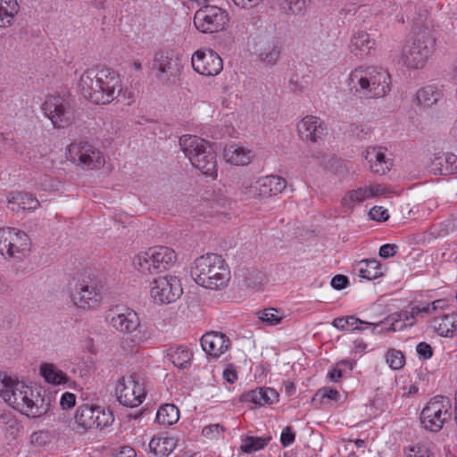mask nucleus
Returning a JSON list of instances; mask_svg holds the SVG:
<instances>
[{
	"label": "nucleus",
	"instance_id": "f257e3e1",
	"mask_svg": "<svg viewBox=\"0 0 457 457\" xmlns=\"http://www.w3.org/2000/svg\"><path fill=\"white\" fill-rule=\"evenodd\" d=\"M77 87L86 99L96 104L112 103L122 90L120 75L105 67H94L84 71Z\"/></svg>",
	"mask_w": 457,
	"mask_h": 457
},
{
	"label": "nucleus",
	"instance_id": "f03ea898",
	"mask_svg": "<svg viewBox=\"0 0 457 457\" xmlns=\"http://www.w3.org/2000/svg\"><path fill=\"white\" fill-rule=\"evenodd\" d=\"M390 84L391 77L382 68L355 69L347 79L351 91L365 99L385 96L390 91Z\"/></svg>",
	"mask_w": 457,
	"mask_h": 457
},
{
	"label": "nucleus",
	"instance_id": "7ed1b4c3",
	"mask_svg": "<svg viewBox=\"0 0 457 457\" xmlns=\"http://www.w3.org/2000/svg\"><path fill=\"white\" fill-rule=\"evenodd\" d=\"M190 274L199 286L208 289H221L230 279V270L227 263L216 253H207L196 258Z\"/></svg>",
	"mask_w": 457,
	"mask_h": 457
},
{
	"label": "nucleus",
	"instance_id": "20e7f679",
	"mask_svg": "<svg viewBox=\"0 0 457 457\" xmlns=\"http://www.w3.org/2000/svg\"><path fill=\"white\" fill-rule=\"evenodd\" d=\"M179 142L181 151L194 167L204 175L217 176V154L208 141L197 136L183 135Z\"/></svg>",
	"mask_w": 457,
	"mask_h": 457
},
{
	"label": "nucleus",
	"instance_id": "39448f33",
	"mask_svg": "<svg viewBox=\"0 0 457 457\" xmlns=\"http://www.w3.org/2000/svg\"><path fill=\"white\" fill-rule=\"evenodd\" d=\"M173 249L167 246H154L139 253L133 259V265L143 273L162 272L169 269L176 261Z\"/></svg>",
	"mask_w": 457,
	"mask_h": 457
},
{
	"label": "nucleus",
	"instance_id": "423d86ee",
	"mask_svg": "<svg viewBox=\"0 0 457 457\" xmlns=\"http://www.w3.org/2000/svg\"><path fill=\"white\" fill-rule=\"evenodd\" d=\"M452 403L450 398L436 395L423 408L420 413V423L432 432H438L445 422L452 417Z\"/></svg>",
	"mask_w": 457,
	"mask_h": 457
},
{
	"label": "nucleus",
	"instance_id": "0eeeda50",
	"mask_svg": "<svg viewBox=\"0 0 457 457\" xmlns=\"http://www.w3.org/2000/svg\"><path fill=\"white\" fill-rule=\"evenodd\" d=\"M30 251V238L15 228H0V253L16 261L22 260Z\"/></svg>",
	"mask_w": 457,
	"mask_h": 457
},
{
	"label": "nucleus",
	"instance_id": "6e6552de",
	"mask_svg": "<svg viewBox=\"0 0 457 457\" xmlns=\"http://www.w3.org/2000/svg\"><path fill=\"white\" fill-rule=\"evenodd\" d=\"M229 21L228 12L216 5H204L194 16V24L202 33H215L225 29Z\"/></svg>",
	"mask_w": 457,
	"mask_h": 457
},
{
	"label": "nucleus",
	"instance_id": "1a4fd4ad",
	"mask_svg": "<svg viewBox=\"0 0 457 457\" xmlns=\"http://www.w3.org/2000/svg\"><path fill=\"white\" fill-rule=\"evenodd\" d=\"M114 417L109 409L101 406L83 404L79 406L75 414V422L84 431L99 428L103 429L112 424Z\"/></svg>",
	"mask_w": 457,
	"mask_h": 457
},
{
	"label": "nucleus",
	"instance_id": "9d476101",
	"mask_svg": "<svg viewBox=\"0 0 457 457\" xmlns=\"http://www.w3.org/2000/svg\"><path fill=\"white\" fill-rule=\"evenodd\" d=\"M30 386L0 372V396L13 409L23 413L31 392Z\"/></svg>",
	"mask_w": 457,
	"mask_h": 457
},
{
	"label": "nucleus",
	"instance_id": "9b49d317",
	"mask_svg": "<svg viewBox=\"0 0 457 457\" xmlns=\"http://www.w3.org/2000/svg\"><path fill=\"white\" fill-rule=\"evenodd\" d=\"M67 150L70 160L84 169H99L105 162L102 153L87 142L71 143Z\"/></svg>",
	"mask_w": 457,
	"mask_h": 457
},
{
	"label": "nucleus",
	"instance_id": "f8f14e48",
	"mask_svg": "<svg viewBox=\"0 0 457 457\" xmlns=\"http://www.w3.org/2000/svg\"><path fill=\"white\" fill-rule=\"evenodd\" d=\"M152 285L150 295L158 304L171 303L183 293L180 280L177 277H159L154 279Z\"/></svg>",
	"mask_w": 457,
	"mask_h": 457
},
{
	"label": "nucleus",
	"instance_id": "ddd939ff",
	"mask_svg": "<svg viewBox=\"0 0 457 457\" xmlns=\"http://www.w3.org/2000/svg\"><path fill=\"white\" fill-rule=\"evenodd\" d=\"M116 395L120 403L133 408L143 403L145 391L143 384L136 379V375H130L120 379Z\"/></svg>",
	"mask_w": 457,
	"mask_h": 457
},
{
	"label": "nucleus",
	"instance_id": "4468645a",
	"mask_svg": "<svg viewBox=\"0 0 457 457\" xmlns=\"http://www.w3.org/2000/svg\"><path fill=\"white\" fill-rule=\"evenodd\" d=\"M42 109L54 128H63L68 124L71 116L70 104L62 96H48Z\"/></svg>",
	"mask_w": 457,
	"mask_h": 457
},
{
	"label": "nucleus",
	"instance_id": "2eb2a0df",
	"mask_svg": "<svg viewBox=\"0 0 457 457\" xmlns=\"http://www.w3.org/2000/svg\"><path fill=\"white\" fill-rule=\"evenodd\" d=\"M193 69L204 76H215L223 68L222 59L213 50H197L191 58Z\"/></svg>",
	"mask_w": 457,
	"mask_h": 457
},
{
	"label": "nucleus",
	"instance_id": "dca6fc26",
	"mask_svg": "<svg viewBox=\"0 0 457 457\" xmlns=\"http://www.w3.org/2000/svg\"><path fill=\"white\" fill-rule=\"evenodd\" d=\"M287 187V182L284 179L278 176H267L259 179L253 183L245 194L248 197H270L281 193Z\"/></svg>",
	"mask_w": 457,
	"mask_h": 457
},
{
	"label": "nucleus",
	"instance_id": "f3484780",
	"mask_svg": "<svg viewBox=\"0 0 457 457\" xmlns=\"http://www.w3.org/2000/svg\"><path fill=\"white\" fill-rule=\"evenodd\" d=\"M283 42L277 36L267 35L260 38L255 46L256 54L261 62L273 66L282 53Z\"/></svg>",
	"mask_w": 457,
	"mask_h": 457
},
{
	"label": "nucleus",
	"instance_id": "a211bd4d",
	"mask_svg": "<svg viewBox=\"0 0 457 457\" xmlns=\"http://www.w3.org/2000/svg\"><path fill=\"white\" fill-rule=\"evenodd\" d=\"M52 404V395L44 388H31L23 413L30 418H38L48 412Z\"/></svg>",
	"mask_w": 457,
	"mask_h": 457
},
{
	"label": "nucleus",
	"instance_id": "6ab92c4d",
	"mask_svg": "<svg viewBox=\"0 0 457 457\" xmlns=\"http://www.w3.org/2000/svg\"><path fill=\"white\" fill-rule=\"evenodd\" d=\"M71 300L79 308L94 307L100 302L101 295L92 282L82 281L76 284Z\"/></svg>",
	"mask_w": 457,
	"mask_h": 457
},
{
	"label": "nucleus",
	"instance_id": "aec40b11",
	"mask_svg": "<svg viewBox=\"0 0 457 457\" xmlns=\"http://www.w3.org/2000/svg\"><path fill=\"white\" fill-rule=\"evenodd\" d=\"M107 319L112 328L126 334L137 330L140 325L137 313L131 309H125L123 312L109 313Z\"/></svg>",
	"mask_w": 457,
	"mask_h": 457
},
{
	"label": "nucleus",
	"instance_id": "412c9836",
	"mask_svg": "<svg viewBox=\"0 0 457 457\" xmlns=\"http://www.w3.org/2000/svg\"><path fill=\"white\" fill-rule=\"evenodd\" d=\"M413 324L414 321L411 318V312H401L389 315L380 322L374 323L372 331L374 333L400 331L404 329L407 326H412Z\"/></svg>",
	"mask_w": 457,
	"mask_h": 457
},
{
	"label": "nucleus",
	"instance_id": "4be33fe9",
	"mask_svg": "<svg viewBox=\"0 0 457 457\" xmlns=\"http://www.w3.org/2000/svg\"><path fill=\"white\" fill-rule=\"evenodd\" d=\"M229 345V339L221 332H207L201 338L203 350L213 357L221 355L228 349Z\"/></svg>",
	"mask_w": 457,
	"mask_h": 457
},
{
	"label": "nucleus",
	"instance_id": "5701e85b",
	"mask_svg": "<svg viewBox=\"0 0 457 457\" xmlns=\"http://www.w3.org/2000/svg\"><path fill=\"white\" fill-rule=\"evenodd\" d=\"M297 129L303 140L317 142L324 135L326 127L320 118L306 116L298 123Z\"/></svg>",
	"mask_w": 457,
	"mask_h": 457
},
{
	"label": "nucleus",
	"instance_id": "b1692460",
	"mask_svg": "<svg viewBox=\"0 0 457 457\" xmlns=\"http://www.w3.org/2000/svg\"><path fill=\"white\" fill-rule=\"evenodd\" d=\"M422 16L423 14H420V18L418 20H415L414 18L412 19L413 36L409 42L416 46V48H421L426 46L428 53L430 54L434 46L435 39L430 29L423 24V21H421Z\"/></svg>",
	"mask_w": 457,
	"mask_h": 457
},
{
	"label": "nucleus",
	"instance_id": "393cba45",
	"mask_svg": "<svg viewBox=\"0 0 457 457\" xmlns=\"http://www.w3.org/2000/svg\"><path fill=\"white\" fill-rule=\"evenodd\" d=\"M430 170L435 175L441 176L457 174V155L452 153L435 154L431 160Z\"/></svg>",
	"mask_w": 457,
	"mask_h": 457
},
{
	"label": "nucleus",
	"instance_id": "a878e982",
	"mask_svg": "<svg viewBox=\"0 0 457 457\" xmlns=\"http://www.w3.org/2000/svg\"><path fill=\"white\" fill-rule=\"evenodd\" d=\"M429 54L426 46L416 48V46L408 41L403 49L402 58L408 67L420 69L425 65Z\"/></svg>",
	"mask_w": 457,
	"mask_h": 457
},
{
	"label": "nucleus",
	"instance_id": "bb28decb",
	"mask_svg": "<svg viewBox=\"0 0 457 457\" xmlns=\"http://www.w3.org/2000/svg\"><path fill=\"white\" fill-rule=\"evenodd\" d=\"M278 392L273 388L259 387L243 394L241 401L253 403L262 406L278 402Z\"/></svg>",
	"mask_w": 457,
	"mask_h": 457
},
{
	"label": "nucleus",
	"instance_id": "cd10ccee",
	"mask_svg": "<svg viewBox=\"0 0 457 457\" xmlns=\"http://www.w3.org/2000/svg\"><path fill=\"white\" fill-rule=\"evenodd\" d=\"M152 69L156 72L155 77L162 82H170L169 74L173 71L172 59L168 52L159 51L155 53Z\"/></svg>",
	"mask_w": 457,
	"mask_h": 457
},
{
	"label": "nucleus",
	"instance_id": "c85d7f7f",
	"mask_svg": "<svg viewBox=\"0 0 457 457\" xmlns=\"http://www.w3.org/2000/svg\"><path fill=\"white\" fill-rule=\"evenodd\" d=\"M8 204L12 205V211H19L20 209L35 211L39 206V201L36 196L23 191L12 193Z\"/></svg>",
	"mask_w": 457,
	"mask_h": 457
},
{
	"label": "nucleus",
	"instance_id": "c756f323",
	"mask_svg": "<svg viewBox=\"0 0 457 457\" xmlns=\"http://www.w3.org/2000/svg\"><path fill=\"white\" fill-rule=\"evenodd\" d=\"M374 46L375 40L370 38L367 32L358 30L353 33L351 39V51L353 53L356 54H360L361 55H368L370 54Z\"/></svg>",
	"mask_w": 457,
	"mask_h": 457
},
{
	"label": "nucleus",
	"instance_id": "7c9ffc66",
	"mask_svg": "<svg viewBox=\"0 0 457 457\" xmlns=\"http://www.w3.org/2000/svg\"><path fill=\"white\" fill-rule=\"evenodd\" d=\"M178 439L173 436H154L149 443V449L157 457L168 456L176 448Z\"/></svg>",
	"mask_w": 457,
	"mask_h": 457
},
{
	"label": "nucleus",
	"instance_id": "2f4dec72",
	"mask_svg": "<svg viewBox=\"0 0 457 457\" xmlns=\"http://www.w3.org/2000/svg\"><path fill=\"white\" fill-rule=\"evenodd\" d=\"M224 158L234 165H246L252 158V152L244 146L232 145L224 149Z\"/></svg>",
	"mask_w": 457,
	"mask_h": 457
},
{
	"label": "nucleus",
	"instance_id": "473e14b6",
	"mask_svg": "<svg viewBox=\"0 0 457 457\" xmlns=\"http://www.w3.org/2000/svg\"><path fill=\"white\" fill-rule=\"evenodd\" d=\"M433 327L439 336L453 337L457 334V317L453 315L436 317L433 320Z\"/></svg>",
	"mask_w": 457,
	"mask_h": 457
},
{
	"label": "nucleus",
	"instance_id": "72a5a7b5",
	"mask_svg": "<svg viewBox=\"0 0 457 457\" xmlns=\"http://www.w3.org/2000/svg\"><path fill=\"white\" fill-rule=\"evenodd\" d=\"M357 267L359 276L368 280L378 278L384 274L381 263L375 259L362 260Z\"/></svg>",
	"mask_w": 457,
	"mask_h": 457
},
{
	"label": "nucleus",
	"instance_id": "f704fd0d",
	"mask_svg": "<svg viewBox=\"0 0 457 457\" xmlns=\"http://www.w3.org/2000/svg\"><path fill=\"white\" fill-rule=\"evenodd\" d=\"M19 11L20 5L17 0H0V27L11 26Z\"/></svg>",
	"mask_w": 457,
	"mask_h": 457
},
{
	"label": "nucleus",
	"instance_id": "c9c22d12",
	"mask_svg": "<svg viewBox=\"0 0 457 457\" xmlns=\"http://www.w3.org/2000/svg\"><path fill=\"white\" fill-rule=\"evenodd\" d=\"M40 374L47 383L55 386L66 384L70 379L62 370L51 363H45L41 365Z\"/></svg>",
	"mask_w": 457,
	"mask_h": 457
},
{
	"label": "nucleus",
	"instance_id": "e433bc0d",
	"mask_svg": "<svg viewBox=\"0 0 457 457\" xmlns=\"http://www.w3.org/2000/svg\"><path fill=\"white\" fill-rule=\"evenodd\" d=\"M441 96V92L436 87L428 85L417 92L416 101L420 105L430 107L436 104Z\"/></svg>",
	"mask_w": 457,
	"mask_h": 457
},
{
	"label": "nucleus",
	"instance_id": "4c0bfd02",
	"mask_svg": "<svg viewBox=\"0 0 457 457\" xmlns=\"http://www.w3.org/2000/svg\"><path fill=\"white\" fill-rule=\"evenodd\" d=\"M179 419V411L178 407L170 403L162 404L156 413V421L166 426L177 423Z\"/></svg>",
	"mask_w": 457,
	"mask_h": 457
},
{
	"label": "nucleus",
	"instance_id": "58836bf2",
	"mask_svg": "<svg viewBox=\"0 0 457 457\" xmlns=\"http://www.w3.org/2000/svg\"><path fill=\"white\" fill-rule=\"evenodd\" d=\"M367 194L366 187L348 191L342 198L343 207L352 212L356 204L368 199Z\"/></svg>",
	"mask_w": 457,
	"mask_h": 457
},
{
	"label": "nucleus",
	"instance_id": "ea45409f",
	"mask_svg": "<svg viewBox=\"0 0 457 457\" xmlns=\"http://www.w3.org/2000/svg\"><path fill=\"white\" fill-rule=\"evenodd\" d=\"M170 356L176 367L186 369L190 363L193 354L186 346L180 345Z\"/></svg>",
	"mask_w": 457,
	"mask_h": 457
},
{
	"label": "nucleus",
	"instance_id": "a19ab883",
	"mask_svg": "<svg viewBox=\"0 0 457 457\" xmlns=\"http://www.w3.org/2000/svg\"><path fill=\"white\" fill-rule=\"evenodd\" d=\"M333 326L336 327L337 329L340 330H346L350 328L353 330H361V328L355 326L357 324H367L373 327L374 323L366 322L364 320H361L358 318H355L354 316H347V317H340L337 318L333 320Z\"/></svg>",
	"mask_w": 457,
	"mask_h": 457
},
{
	"label": "nucleus",
	"instance_id": "79ce46f5",
	"mask_svg": "<svg viewBox=\"0 0 457 457\" xmlns=\"http://www.w3.org/2000/svg\"><path fill=\"white\" fill-rule=\"evenodd\" d=\"M270 438L246 436L241 445V450L244 453H250L264 448Z\"/></svg>",
	"mask_w": 457,
	"mask_h": 457
},
{
	"label": "nucleus",
	"instance_id": "37998d69",
	"mask_svg": "<svg viewBox=\"0 0 457 457\" xmlns=\"http://www.w3.org/2000/svg\"><path fill=\"white\" fill-rule=\"evenodd\" d=\"M311 1L312 0H280V4H287L290 13L297 15L305 12Z\"/></svg>",
	"mask_w": 457,
	"mask_h": 457
},
{
	"label": "nucleus",
	"instance_id": "c03bdc74",
	"mask_svg": "<svg viewBox=\"0 0 457 457\" xmlns=\"http://www.w3.org/2000/svg\"><path fill=\"white\" fill-rule=\"evenodd\" d=\"M265 275L257 270H248L245 275V283L251 288H258L265 282Z\"/></svg>",
	"mask_w": 457,
	"mask_h": 457
},
{
	"label": "nucleus",
	"instance_id": "a18cd8bd",
	"mask_svg": "<svg viewBox=\"0 0 457 457\" xmlns=\"http://www.w3.org/2000/svg\"><path fill=\"white\" fill-rule=\"evenodd\" d=\"M386 362L394 370H399L403 367L405 363L403 353L395 349H390L386 354Z\"/></svg>",
	"mask_w": 457,
	"mask_h": 457
},
{
	"label": "nucleus",
	"instance_id": "49530a36",
	"mask_svg": "<svg viewBox=\"0 0 457 457\" xmlns=\"http://www.w3.org/2000/svg\"><path fill=\"white\" fill-rule=\"evenodd\" d=\"M279 312L273 308L264 309L262 312H260L259 319L269 326H273L278 324L282 316L278 315Z\"/></svg>",
	"mask_w": 457,
	"mask_h": 457
},
{
	"label": "nucleus",
	"instance_id": "de8ad7c7",
	"mask_svg": "<svg viewBox=\"0 0 457 457\" xmlns=\"http://www.w3.org/2000/svg\"><path fill=\"white\" fill-rule=\"evenodd\" d=\"M325 398L328 400L337 401L339 398V393L337 389L323 387L316 392V394L312 397V402H320V403H322V401Z\"/></svg>",
	"mask_w": 457,
	"mask_h": 457
},
{
	"label": "nucleus",
	"instance_id": "09e8293b",
	"mask_svg": "<svg viewBox=\"0 0 457 457\" xmlns=\"http://www.w3.org/2000/svg\"><path fill=\"white\" fill-rule=\"evenodd\" d=\"M369 215L371 220L377 221H386L389 218L387 210L383 208L382 206L372 207L369 212Z\"/></svg>",
	"mask_w": 457,
	"mask_h": 457
},
{
	"label": "nucleus",
	"instance_id": "8fccbe9b",
	"mask_svg": "<svg viewBox=\"0 0 457 457\" xmlns=\"http://www.w3.org/2000/svg\"><path fill=\"white\" fill-rule=\"evenodd\" d=\"M225 428L220 424H211L204 427L202 435L207 438H214L218 436L220 431H224Z\"/></svg>",
	"mask_w": 457,
	"mask_h": 457
},
{
	"label": "nucleus",
	"instance_id": "3c124183",
	"mask_svg": "<svg viewBox=\"0 0 457 457\" xmlns=\"http://www.w3.org/2000/svg\"><path fill=\"white\" fill-rule=\"evenodd\" d=\"M406 457H435L434 453L426 445H417L410 449Z\"/></svg>",
	"mask_w": 457,
	"mask_h": 457
},
{
	"label": "nucleus",
	"instance_id": "603ef678",
	"mask_svg": "<svg viewBox=\"0 0 457 457\" xmlns=\"http://www.w3.org/2000/svg\"><path fill=\"white\" fill-rule=\"evenodd\" d=\"M16 425L17 420L11 411L0 410V427L9 426V428H13Z\"/></svg>",
	"mask_w": 457,
	"mask_h": 457
},
{
	"label": "nucleus",
	"instance_id": "864d4df0",
	"mask_svg": "<svg viewBox=\"0 0 457 457\" xmlns=\"http://www.w3.org/2000/svg\"><path fill=\"white\" fill-rule=\"evenodd\" d=\"M370 163V171L374 174L384 175L389 170L387 161L368 162Z\"/></svg>",
	"mask_w": 457,
	"mask_h": 457
},
{
	"label": "nucleus",
	"instance_id": "5fc2aeb1",
	"mask_svg": "<svg viewBox=\"0 0 457 457\" xmlns=\"http://www.w3.org/2000/svg\"><path fill=\"white\" fill-rule=\"evenodd\" d=\"M416 351L420 358L424 360L430 359L433 355V348L426 342L419 343L416 347Z\"/></svg>",
	"mask_w": 457,
	"mask_h": 457
},
{
	"label": "nucleus",
	"instance_id": "6e6d98bb",
	"mask_svg": "<svg viewBox=\"0 0 457 457\" xmlns=\"http://www.w3.org/2000/svg\"><path fill=\"white\" fill-rule=\"evenodd\" d=\"M295 434L292 427H287L281 433L280 443L284 447L289 446L295 441Z\"/></svg>",
	"mask_w": 457,
	"mask_h": 457
},
{
	"label": "nucleus",
	"instance_id": "4d7b16f0",
	"mask_svg": "<svg viewBox=\"0 0 457 457\" xmlns=\"http://www.w3.org/2000/svg\"><path fill=\"white\" fill-rule=\"evenodd\" d=\"M364 157L367 162L386 161L384 153L375 147L368 148L365 152Z\"/></svg>",
	"mask_w": 457,
	"mask_h": 457
},
{
	"label": "nucleus",
	"instance_id": "13d9d810",
	"mask_svg": "<svg viewBox=\"0 0 457 457\" xmlns=\"http://www.w3.org/2000/svg\"><path fill=\"white\" fill-rule=\"evenodd\" d=\"M76 404V395L72 393L66 392L62 394L60 399V405L63 410H69Z\"/></svg>",
	"mask_w": 457,
	"mask_h": 457
},
{
	"label": "nucleus",
	"instance_id": "bf43d9fd",
	"mask_svg": "<svg viewBox=\"0 0 457 457\" xmlns=\"http://www.w3.org/2000/svg\"><path fill=\"white\" fill-rule=\"evenodd\" d=\"M331 287L337 290H342L349 285V279L346 276L337 274L331 279Z\"/></svg>",
	"mask_w": 457,
	"mask_h": 457
},
{
	"label": "nucleus",
	"instance_id": "052dcab7",
	"mask_svg": "<svg viewBox=\"0 0 457 457\" xmlns=\"http://www.w3.org/2000/svg\"><path fill=\"white\" fill-rule=\"evenodd\" d=\"M398 246L395 244H385L380 246L378 254L382 258H389L397 253Z\"/></svg>",
	"mask_w": 457,
	"mask_h": 457
},
{
	"label": "nucleus",
	"instance_id": "680f3d73",
	"mask_svg": "<svg viewBox=\"0 0 457 457\" xmlns=\"http://www.w3.org/2000/svg\"><path fill=\"white\" fill-rule=\"evenodd\" d=\"M37 185L44 190H54L57 187V181L48 176L41 177Z\"/></svg>",
	"mask_w": 457,
	"mask_h": 457
},
{
	"label": "nucleus",
	"instance_id": "e2e57ef3",
	"mask_svg": "<svg viewBox=\"0 0 457 457\" xmlns=\"http://www.w3.org/2000/svg\"><path fill=\"white\" fill-rule=\"evenodd\" d=\"M223 378L230 384H233L237 379V373L233 365L230 364L224 370Z\"/></svg>",
	"mask_w": 457,
	"mask_h": 457
},
{
	"label": "nucleus",
	"instance_id": "0e129e2a",
	"mask_svg": "<svg viewBox=\"0 0 457 457\" xmlns=\"http://www.w3.org/2000/svg\"><path fill=\"white\" fill-rule=\"evenodd\" d=\"M366 190L368 191V199L377 195H384L386 191V189L379 184L372 185L369 187H366Z\"/></svg>",
	"mask_w": 457,
	"mask_h": 457
},
{
	"label": "nucleus",
	"instance_id": "69168bd1",
	"mask_svg": "<svg viewBox=\"0 0 457 457\" xmlns=\"http://www.w3.org/2000/svg\"><path fill=\"white\" fill-rule=\"evenodd\" d=\"M430 312H431L430 304H427L423 307L414 306L411 308V320H414L418 315L424 314V313H430Z\"/></svg>",
	"mask_w": 457,
	"mask_h": 457
},
{
	"label": "nucleus",
	"instance_id": "338daca9",
	"mask_svg": "<svg viewBox=\"0 0 457 457\" xmlns=\"http://www.w3.org/2000/svg\"><path fill=\"white\" fill-rule=\"evenodd\" d=\"M136 452L130 446L121 447L116 453V457H136Z\"/></svg>",
	"mask_w": 457,
	"mask_h": 457
},
{
	"label": "nucleus",
	"instance_id": "774afa93",
	"mask_svg": "<svg viewBox=\"0 0 457 457\" xmlns=\"http://www.w3.org/2000/svg\"><path fill=\"white\" fill-rule=\"evenodd\" d=\"M261 0H233L234 4L241 8H252L258 4Z\"/></svg>",
	"mask_w": 457,
	"mask_h": 457
}]
</instances>
